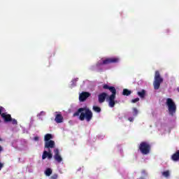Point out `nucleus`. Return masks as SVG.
Returning <instances> with one entry per match:
<instances>
[{"label": "nucleus", "instance_id": "f257e3e1", "mask_svg": "<svg viewBox=\"0 0 179 179\" xmlns=\"http://www.w3.org/2000/svg\"><path fill=\"white\" fill-rule=\"evenodd\" d=\"M80 115V116H79ZM73 117H79L80 121H85V118L87 122H89L92 118H93V113L90 109L85 108H80L78 110L73 113Z\"/></svg>", "mask_w": 179, "mask_h": 179}, {"label": "nucleus", "instance_id": "f03ea898", "mask_svg": "<svg viewBox=\"0 0 179 179\" xmlns=\"http://www.w3.org/2000/svg\"><path fill=\"white\" fill-rule=\"evenodd\" d=\"M103 89H104L105 90H109L112 93V94L108 96V100L109 107L113 108V107H115V97L117 95V90L115 87H110L107 84L103 85Z\"/></svg>", "mask_w": 179, "mask_h": 179}, {"label": "nucleus", "instance_id": "7ed1b4c3", "mask_svg": "<svg viewBox=\"0 0 179 179\" xmlns=\"http://www.w3.org/2000/svg\"><path fill=\"white\" fill-rule=\"evenodd\" d=\"M138 149L142 155H149L152 150V145L146 141H143L140 143Z\"/></svg>", "mask_w": 179, "mask_h": 179}, {"label": "nucleus", "instance_id": "20e7f679", "mask_svg": "<svg viewBox=\"0 0 179 179\" xmlns=\"http://www.w3.org/2000/svg\"><path fill=\"white\" fill-rule=\"evenodd\" d=\"M166 106L168 107L169 115L173 117L174 113L177 111V106H176V103H174V101L171 98H168L166 99Z\"/></svg>", "mask_w": 179, "mask_h": 179}, {"label": "nucleus", "instance_id": "39448f33", "mask_svg": "<svg viewBox=\"0 0 179 179\" xmlns=\"http://www.w3.org/2000/svg\"><path fill=\"white\" fill-rule=\"evenodd\" d=\"M163 83V78L160 76V72L159 71H155V80L153 82V86L155 90H159L160 89V85Z\"/></svg>", "mask_w": 179, "mask_h": 179}, {"label": "nucleus", "instance_id": "423d86ee", "mask_svg": "<svg viewBox=\"0 0 179 179\" xmlns=\"http://www.w3.org/2000/svg\"><path fill=\"white\" fill-rule=\"evenodd\" d=\"M119 62L120 59L118 57H110L103 60V62L102 64H101V65H108V64H117Z\"/></svg>", "mask_w": 179, "mask_h": 179}, {"label": "nucleus", "instance_id": "0eeeda50", "mask_svg": "<svg viewBox=\"0 0 179 179\" xmlns=\"http://www.w3.org/2000/svg\"><path fill=\"white\" fill-rule=\"evenodd\" d=\"M46 158H48V160H51V159H52V151L51 149L48 150V151H43L42 159L45 160Z\"/></svg>", "mask_w": 179, "mask_h": 179}, {"label": "nucleus", "instance_id": "6e6552de", "mask_svg": "<svg viewBox=\"0 0 179 179\" xmlns=\"http://www.w3.org/2000/svg\"><path fill=\"white\" fill-rule=\"evenodd\" d=\"M54 159L57 163H61L62 162V157H61V155L59 154V150L58 148H56L54 150Z\"/></svg>", "mask_w": 179, "mask_h": 179}, {"label": "nucleus", "instance_id": "1a4fd4ad", "mask_svg": "<svg viewBox=\"0 0 179 179\" xmlns=\"http://www.w3.org/2000/svg\"><path fill=\"white\" fill-rule=\"evenodd\" d=\"M91 94L87 92H83L79 95L80 101H85L88 97H90Z\"/></svg>", "mask_w": 179, "mask_h": 179}, {"label": "nucleus", "instance_id": "9d476101", "mask_svg": "<svg viewBox=\"0 0 179 179\" xmlns=\"http://www.w3.org/2000/svg\"><path fill=\"white\" fill-rule=\"evenodd\" d=\"M55 148V141H50L45 142V149H48V150H50V149H54Z\"/></svg>", "mask_w": 179, "mask_h": 179}, {"label": "nucleus", "instance_id": "9b49d317", "mask_svg": "<svg viewBox=\"0 0 179 179\" xmlns=\"http://www.w3.org/2000/svg\"><path fill=\"white\" fill-rule=\"evenodd\" d=\"M107 96L108 94L106 92H102L99 94L98 96L99 103H104L106 101V99H107Z\"/></svg>", "mask_w": 179, "mask_h": 179}, {"label": "nucleus", "instance_id": "f8f14e48", "mask_svg": "<svg viewBox=\"0 0 179 179\" xmlns=\"http://www.w3.org/2000/svg\"><path fill=\"white\" fill-rule=\"evenodd\" d=\"M55 121V122H57V124H61L64 122V117H62V115L61 113H59L56 115Z\"/></svg>", "mask_w": 179, "mask_h": 179}, {"label": "nucleus", "instance_id": "ddd939ff", "mask_svg": "<svg viewBox=\"0 0 179 179\" xmlns=\"http://www.w3.org/2000/svg\"><path fill=\"white\" fill-rule=\"evenodd\" d=\"M171 159L173 162H179V150L171 155Z\"/></svg>", "mask_w": 179, "mask_h": 179}, {"label": "nucleus", "instance_id": "4468645a", "mask_svg": "<svg viewBox=\"0 0 179 179\" xmlns=\"http://www.w3.org/2000/svg\"><path fill=\"white\" fill-rule=\"evenodd\" d=\"M137 94L141 99H145V96H146V90H142L141 91L138 92Z\"/></svg>", "mask_w": 179, "mask_h": 179}, {"label": "nucleus", "instance_id": "2eb2a0df", "mask_svg": "<svg viewBox=\"0 0 179 179\" xmlns=\"http://www.w3.org/2000/svg\"><path fill=\"white\" fill-rule=\"evenodd\" d=\"M51 139H52V134H47L45 135V136H44L45 142H49L50 141H52Z\"/></svg>", "mask_w": 179, "mask_h": 179}, {"label": "nucleus", "instance_id": "dca6fc26", "mask_svg": "<svg viewBox=\"0 0 179 179\" xmlns=\"http://www.w3.org/2000/svg\"><path fill=\"white\" fill-rule=\"evenodd\" d=\"M132 93V91L128 90V89H124L122 92V95L123 96H129Z\"/></svg>", "mask_w": 179, "mask_h": 179}, {"label": "nucleus", "instance_id": "f3484780", "mask_svg": "<svg viewBox=\"0 0 179 179\" xmlns=\"http://www.w3.org/2000/svg\"><path fill=\"white\" fill-rule=\"evenodd\" d=\"M45 176H47L48 177H50V176H51V174H52V169L48 168L45 171Z\"/></svg>", "mask_w": 179, "mask_h": 179}, {"label": "nucleus", "instance_id": "a211bd4d", "mask_svg": "<svg viewBox=\"0 0 179 179\" xmlns=\"http://www.w3.org/2000/svg\"><path fill=\"white\" fill-rule=\"evenodd\" d=\"M92 108H93L94 111H95V113H101V108L99 106H94Z\"/></svg>", "mask_w": 179, "mask_h": 179}, {"label": "nucleus", "instance_id": "6ab92c4d", "mask_svg": "<svg viewBox=\"0 0 179 179\" xmlns=\"http://www.w3.org/2000/svg\"><path fill=\"white\" fill-rule=\"evenodd\" d=\"M162 176H164V177H166L167 178V177H169L170 176V171H164L162 173Z\"/></svg>", "mask_w": 179, "mask_h": 179}, {"label": "nucleus", "instance_id": "aec40b11", "mask_svg": "<svg viewBox=\"0 0 179 179\" xmlns=\"http://www.w3.org/2000/svg\"><path fill=\"white\" fill-rule=\"evenodd\" d=\"M133 115H134V117H136V115H138V109L136 108H133Z\"/></svg>", "mask_w": 179, "mask_h": 179}, {"label": "nucleus", "instance_id": "412c9836", "mask_svg": "<svg viewBox=\"0 0 179 179\" xmlns=\"http://www.w3.org/2000/svg\"><path fill=\"white\" fill-rule=\"evenodd\" d=\"M57 178H58V174H57V173L52 175V176L50 177V179H57Z\"/></svg>", "mask_w": 179, "mask_h": 179}, {"label": "nucleus", "instance_id": "4be33fe9", "mask_svg": "<svg viewBox=\"0 0 179 179\" xmlns=\"http://www.w3.org/2000/svg\"><path fill=\"white\" fill-rule=\"evenodd\" d=\"M12 124H13V125H17V120L15 119H12Z\"/></svg>", "mask_w": 179, "mask_h": 179}, {"label": "nucleus", "instance_id": "5701e85b", "mask_svg": "<svg viewBox=\"0 0 179 179\" xmlns=\"http://www.w3.org/2000/svg\"><path fill=\"white\" fill-rule=\"evenodd\" d=\"M139 101V98H136L131 100V103H138Z\"/></svg>", "mask_w": 179, "mask_h": 179}, {"label": "nucleus", "instance_id": "b1692460", "mask_svg": "<svg viewBox=\"0 0 179 179\" xmlns=\"http://www.w3.org/2000/svg\"><path fill=\"white\" fill-rule=\"evenodd\" d=\"M128 120H129L130 122H134V117H129V118H128Z\"/></svg>", "mask_w": 179, "mask_h": 179}, {"label": "nucleus", "instance_id": "393cba45", "mask_svg": "<svg viewBox=\"0 0 179 179\" xmlns=\"http://www.w3.org/2000/svg\"><path fill=\"white\" fill-rule=\"evenodd\" d=\"M2 169H3V164H2L1 162H0V171H1Z\"/></svg>", "mask_w": 179, "mask_h": 179}, {"label": "nucleus", "instance_id": "a878e982", "mask_svg": "<svg viewBox=\"0 0 179 179\" xmlns=\"http://www.w3.org/2000/svg\"><path fill=\"white\" fill-rule=\"evenodd\" d=\"M34 141H38V136H35V137L34 138Z\"/></svg>", "mask_w": 179, "mask_h": 179}, {"label": "nucleus", "instance_id": "bb28decb", "mask_svg": "<svg viewBox=\"0 0 179 179\" xmlns=\"http://www.w3.org/2000/svg\"><path fill=\"white\" fill-rule=\"evenodd\" d=\"M0 150H3V149L2 148V146L0 145Z\"/></svg>", "mask_w": 179, "mask_h": 179}, {"label": "nucleus", "instance_id": "cd10ccee", "mask_svg": "<svg viewBox=\"0 0 179 179\" xmlns=\"http://www.w3.org/2000/svg\"><path fill=\"white\" fill-rule=\"evenodd\" d=\"M118 101H115V104H117Z\"/></svg>", "mask_w": 179, "mask_h": 179}, {"label": "nucleus", "instance_id": "c85d7f7f", "mask_svg": "<svg viewBox=\"0 0 179 179\" xmlns=\"http://www.w3.org/2000/svg\"><path fill=\"white\" fill-rule=\"evenodd\" d=\"M74 82H78V79H77V80H76H76H74Z\"/></svg>", "mask_w": 179, "mask_h": 179}]
</instances>
